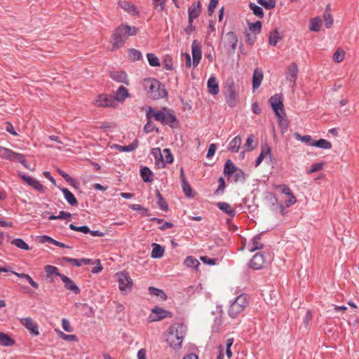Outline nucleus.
I'll return each instance as SVG.
<instances>
[{
	"label": "nucleus",
	"instance_id": "obj_1",
	"mask_svg": "<svg viewBox=\"0 0 359 359\" xmlns=\"http://www.w3.org/2000/svg\"><path fill=\"white\" fill-rule=\"evenodd\" d=\"M136 27L128 25H121L114 32L112 35V46L114 48H120L125 43L128 36H135L137 33Z\"/></svg>",
	"mask_w": 359,
	"mask_h": 359
},
{
	"label": "nucleus",
	"instance_id": "obj_2",
	"mask_svg": "<svg viewBox=\"0 0 359 359\" xmlns=\"http://www.w3.org/2000/svg\"><path fill=\"white\" fill-rule=\"evenodd\" d=\"M143 85L148 95L154 100L164 98L168 95L164 85L161 84L157 79L153 78L146 79L144 81Z\"/></svg>",
	"mask_w": 359,
	"mask_h": 359
},
{
	"label": "nucleus",
	"instance_id": "obj_3",
	"mask_svg": "<svg viewBox=\"0 0 359 359\" xmlns=\"http://www.w3.org/2000/svg\"><path fill=\"white\" fill-rule=\"evenodd\" d=\"M187 332V326L183 323H177L172 325L170 328L167 341L173 348L182 346L184 338Z\"/></svg>",
	"mask_w": 359,
	"mask_h": 359
},
{
	"label": "nucleus",
	"instance_id": "obj_4",
	"mask_svg": "<svg viewBox=\"0 0 359 359\" xmlns=\"http://www.w3.org/2000/svg\"><path fill=\"white\" fill-rule=\"evenodd\" d=\"M153 116L156 121L161 122L164 125H168L172 128L178 126V121L173 111L167 108H163L159 111H154Z\"/></svg>",
	"mask_w": 359,
	"mask_h": 359
},
{
	"label": "nucleus",
	"instance_id": "obj_5",
	"mask_svg": "<svg viewBox=\"0 0 359 359\" xmlns=\"http://www.w3.org/2000/svg\"><path fill=\"white\" fill-rule=\"evenodd\" d=\"M191 53H192V61L191 56L189 53H185L184 56L186 60V66L190 67L191 65L196 67L202 57V50L199 42L197 40H194L191 44Z\"/></svg>",
	"mask_w": 359,
	"mask_h": 359
},
{
	"label": "nucleus",
	"instance_id": "obj_6",
	"mask_svg": "<svg viewBox=\"0 0 359 359\" xmlns=\"http://www.w3.org/2000/svg\"><path fill=\"white\" fill-rule=\"evenodd\" d=\"M248 305V301L245 294H241L236 297L231 304L228 313L232 318H236L243 313Z\"/></svg>",
	"mask_w": 359,
	"mask_h": 359
},
{
	"label": "nucleus",
	"instance_id": "obj_7",
	"mask_svg": "<svg viewBox=\"0 0 359 359\" xmlns=\"http://www.w3.org/2000/svg\"><path fill=\"white\" fill-rule=\"evenodd\" d=\"M151 154L154 156L158 165L165 167L167 163H172L174 158L169 149H164L161 151L159 148H154L151 151Z\"/></svg>",
	"mask_w": 359,
	"mask_h": 359
},
{
	"label": "nucleus",
	"instance_id": "obj_8",
	"mask_svg": "<svg viewBox=\"0 0 359 359\" xmlns=\"http://www.w3.org/2000/svg\"><path fill=\"white\" fill-rule=\"evenodd\" d=\"M0 158L8 161L20 163L25 168H28L27 161L25 156L20 153H16L8 148L0 146Z\"/></svg>",
	"mask_w": 359,
	"mask_h": 359
},
{
	"label": "nucleus",
	"instance_id": "obj_9",
	"mask_svg": "<svg viewBox=\"0 0 359 359\" xmlns=\"http://www.w3.org/2000/svg\"><path fill=\"white\" fill-rule=\"evenodd\" d=\"M118 288L122 294H127L131 290L133 285V280L126 271H120L116 273Z\"/></svg>",
	"mask_w": 359,
	"mask_h": 359
},
{
	"label": "nucleus",
	"instance_id": "obj_10",
	"mask_svg": "<svg viewBox=\"0 0 359 359\" xmlns=\"http://www.w3.org/2000/svg\"><path fill=\"white\" fill-rule=\"evenodd\" d=\"M224 47L229 54H233L238 44V36L233 32H227L223 39Z\"/></svg>",
	"mask_w": 359,
	"mask_h": 359
},
{
	"label": "nucleus",
	"instance_id": "obj_11",
	"mask_svg": "<svg viewBox=\"0 0 359 359\" xmlns=\"http://www.w3.org/2000/svg\"><path fill=\"white\" fill-rule=\"evenodd\" d=\"M269 102L278 118H281L285 115L282 102V96L280 94H276L271 96Z\"/></svg>",
	"mask_w": 359,
	"mask_h": 359
},
{
	"label": "nucleus",
	"instance_id": "obj_12",
	"mask_svg": "<svg viewBox=\"0 0 359 359\" xmlns=\"http://www.w3.org/2000/svg\"><path fill=\"white\" fill-rule=\"evenodd\" d=\"M95 104L98 107H115L114 98L109 95H99L95 99Z\"/></svg>",
	"mask_w": 359,
	"mask_h": 359
},
{
	"label": "nucleus",
	"instance_id": "obj_13",
	"mask_svg": "<svg viewBox=\"0 0 359 359\" xmlns=\"http://www.w3.org/2000/svg\"><path fill=\"white\" fill-rule=\"evenodd\" d=\"M170 312L159 307H154L151 309V313L149 316L150 322L161 320L168 316Z\"/></svg>",
	"mask_w": 359,
	"mask_h": 359
},
{
	"label": "nucleus",
	"instance_id": "obj_14",
	"mask_svg": "<svg viewBox=\"0 0 359 359\" xmlns=\"http://www.w3.org/2000/svg\"><path fill=\"white\" fill-rule=\"evenodd\" d=\"M21 324L26 327L32 334L35 336H38L39 334V326L33 320L32 318L29 317L23 318L20 320Z\"/></svg>",
	"mask_w": 359,
	"mask_h": 359
},
{
	"label": "nucleus",
	"instance_id": "obj_15",
	"mask_svg": "<svg viewBox=\"0 0 359 359\" xmlns=\"http://www.w3.org/2000/svg\"><path fill=\"white\" fill-rule=\"evenodd\" d=\"M265 262L264 256L262 253L255 254L251 259L249 266L253 270H258L263 267Z\"/></svg>",
	"mask_w": 359,
	"mask_h": 359
},
{
	"label": "nucleus",
	"instance_id": "obj_16",
	"mask_svg": "<svg viewBox=\"0 0 359 359\" xmlns=\"http://www.w3.org/2000/svg\"><path fill=\"white\" fill-rule=\"evenodd\" d=\"M201 13V4L198 1L197 3L192 4L189 9V22L193 23L194 20L197 18Z\"/></svg>",
	"mask_w": 359,
	"mask_h": 359
},
{
	"label": "nucleus",
	"instance_id": "obj_17",
	"mask_svg": "<svg viewBox=\"0 0 359 359\" xmlns=\"http://www.w3.org/2000/svg\"><path fill=\"white\" fill-rule=\"evenodd\" d=\"M62 281L64 283L65 287L67 290L73 292L74 294H78L80 293L81 290L76 285V284L68 276L63 275L60 278Z\"/></svg>",
	"mask_w": 359,
	"mask_h": 359
},
{
	"label": "nucleus",
	"instance_id": "obj_18",
	"mask_svg": "<svg viewBox=\"0 0 359 359\" xmlns=\"http://www.w3.org/2000/svg\"><path fill=\"white\" fill-rule=\"evenodd\" d=\"M298 74V67L296 63H292L286 72V80L295 84Z\"/></svg>",
	"mask_w": 359,
	"mask_h": 359
},
{
	"label": "nucleus",
	"instance_id": "obj_19",
	"mask_svg": "<svg viewBox=\"0 0 359 359\" xmlns=\"http://www.w3.org/2000/svg\"><path fill=\"white\" fill-rule=\"evenodd\" d=\"M262 234L255 236L248 244V249L254 252L263 248L264 245L261 242Z\"/></svg>",
	"mask_w": 359,
	"mask_h": 359
},
{
	"label": "nucleus",
	"instance_id": "obj_20",
	"mask_svg": "<svg viewBox=\"0 0 359 359\" xmlns=\"http://www.w3.org/2000/svg\"><path fill=\"white\" fill-rule=\"evenodd\" d=\"M20 177L34 189L39 191H43V185L40 184V182L37 180L32 178L25 174H20Z\"/></svg>",
	"mask_w": 359,
	"mask_h": 359
},
{
	"label": "nucleus",
	"instance_id": "obj_21",
	"mask_svg": "<svg viewBox=\"0 0 359 359\" xmlns=\"http://www.w3.org/2000/svg\"><path fill=\"white\" fill-rule=\"evenodd\" d=\"M208 92L213 95H217L219 92V83L214 76H211L207 83Z\"/></svg>",
	"mask_w": 359,
	"mask_h": 359
},
{
	"label": "nucleus",
	"instance_id": "obj_22",
	"mask_svg": "<svg viewBox=\"0 0 359 359\" xmlns=\"http://www.w3.org/2000/svg\"><path fill=\"white\" fill-rule=\"evenodd\" d=\"M263 80V72L260 68H256L254 70L252 76V88L253 90L257 89Z\"/></svg>",
	"mask_w": 359,
	"mask_h": 359
},
{
	"label": "nucleus",
	"instance_id": "obj_23",
	"mask_svg": "<svg viewBox=\"0 0 359 359\" xmlns=\"http://www.w3.org/2000/svg\"><path fill=\"white\" fill-rule=\"evenodd\" d=\"M111 79L119 83L128 84L127 74L125 72H111L109 74Z\"/></svg>",
	"mask_w": 359,
	"mask_h": 359
},
{
	"label": "nucleus",
	"instance_id": "obj_24",
	"mask_svg": "<svg viewBox=\"0 0 359 359\" xmlns=\"http://www.w3.org/2000/svg\"><path fill=\"white\" fill-rule=\"evenodd\" d=\"M217 207L223 212L229 215L231 217H233L236 215V211L232 209L231 206L228 203L218 202L217 203Z\"/></svg>",
	"mask_w": 359,
	"mask_h": 359
},
{
	"label": "nucleus",
	"instance_id": "obj_25",
	"mask_svg": "<svg viewBox=\"0 0 359 359\" xmlns=\"http://www.w3.org/2000/svg\"><path fill=\"white\" fill-rule=\"evenodd\" d=\"M241 137L236 136L230 141L227 149L231 152L237 153L241 147Z\"/></svg>",
	"mask_w": 359,
	"mask_h": 359
},
{
	"label": "nucleus",
	"instance_id": "obj_26",
	"mask_svg": "<svg viewBox=\"0 0 359 359\" xmlns=\"http://www.w3.org/2000/svg\"><path fill=\"white\" fill-rule=\"evenodd\" d=\"M129 97V93L126 88H125L123 86H121L118 87L116 92V95L114 98V101L117 100L118 102H123Z\"/></svg>",
	"mask_w": 359,
	"mask_h": 359
},
{
	"label": "nucleus",
	"instance_id": "obj_27",
	"mask_svg": "<svg viewBox=\"0 0 359 359\" xmlns=\"http://www.w3.org/2000/svg\"><path fill=\"white\" fill-rule=\"evenodd\" d=\"M61 191L62 192L65 200L71 205H76L78 201L76 200L74 195L67 188H62Z\"/></svg>",
	"mask_w": 359,
	"mask_h": 359
},
{
	"label": "nucleus",
	"instance_id": "obj_28",
	"mask_svg": "<svg viewBox=\"0 0 359 359\" xmlns=\"http://www.w3.org/2000/svg\"><path fill=\"white\" fill-rule=\"evenodd\" d=\"M267 155L271 156V149L267 144L262 145L261 152L256 160L255 166H259Z\"/></svg>",
	"mask_w": 359,
	"mask_h": 359
},
{
	"label": "nucleus",
	"instance_id": "obj_29",
	"mask_svg": "<svg viewBox=\"0 0 359 359\" xmlns=\"http://www.w3.org/2000/svg\"><path fill=\"white\" fill-rule=\"evenodd\" d=\"M226 102L231 107H233L236 105V94L232 86H230L228 89V92L226 95Z\"/></svg>",
	"mask_w": 359,
	"mask_h": 359
},
{
	"label": "nucleus",
	"instance_id": "obj_30",
	"mask_svg": "<svg viewBox=\"0 0 359 359\" xmlns=\"http://www.w3.org/2000/svg\"><path fill=\"white\" fill-rule=\"evenodd\" d=\"M64 261L73 265L74 266H81L82 264H88L90 263V259H75L71 257H64Z\"/></svg>",
	"mask_w": 359,
	"mask_h": 359
},
{
	"label": "nucleus",
	"instance_id": "obj_31",
	"mask_svg": "<svg viewBox=\"0 0 359 359\" xmlns=\"http://www.w3.org/2000/svg\"><path fill=\"white\" fill-rule=\"evenodd\" d=\"M12 273L16 276L18 278L27 281L34 288L37 289L39 287V284L34 281L29 275L24 273H18L16 271H12Z\"/></svg>",
	"mask_w": 359,
	"mask_h": 359
},
{
	"label": "nucleus",
	"instance_id": "obj_32",
	"mask_svg": "<svg viewBox=\"0 0 359 359\" xmlns=\"http://www.w3.org/2000/svg\"><path fill=\"white\" fill-rule=\"evenodd\" d=\"M148 291L151 296L158 297L161 300L164 301L167 299L166 294L161 289L151 286L148 288Z\"/></svg>",
	"mask_w": 359,
	"mask_h": 359
},
{
	"label": "nucleus",
	"instance_id": "obj_33",
	"mask_svg": "<svg viewBox=\"0 0 359 359\" xmlns=\"http://www.w3.org/2000/svg\"><path fill=\"white\" fill-rule=\"evenodd\" d=\"M237 167L232 163L231 160H227L224 164V173L228 177H231L234 172L236 170Z\"/></svg>",
	"mask_w": 359,
	"mask_h": 359
},
{
	"label": "nucleus",
	"instance_id": "obj_34",
	"mask_svg": "<svg viewBox=\"0 0 359 359\" xmlns=\"http://www.w3.org/2000/svg\"><path fill=\"white\" fill-rule=\"evenodd\" d=\"M184 264L185 266L188 268L194 269V270H198V268L200 265L199 262L193 256H188L186 257Z\"/></svg>",
	"mask_w": 359,
	"mask_h": 359
},
{
	"label": "nucleus",
	"instance_id": "obj_35",
	"mask_svg": "<svg viewBox=\"0 0 359 359\" xmlns=\"http://www.w3.org/2000/svg\"><path fill=\"white\" fill-rule=\"evenodd\" d=\"M282 39L278 31L276 29L270 32L269 37V43L271 46H275Z\"/></svg>",
	"mask_w": 359,
	"mask_h": 359
},
{
	"label": "nucleus",
	"instance_id": "obj_36",
	"mask_svg": "<svg viewBox=\"0 0 359 359\" xmlns=\"http://www.w3.org/2000/svg\"><path fill=\"white\" fill-rule=\"evenodd\" d=\"M164 255V248L159 244L153 243L151 257L154 259L161 258Z\"/></svg>",
	"mask_w": 359,
	"mask_h": 359
},
{
	"label": "nucleus",
	"instance_id": "obj_37",
	"mask_svg": "<svg viewBox=\"0 0 359 359\" xmlns=\"http://www.w3.org/2000/svg\"><path fill=\"white\" fill-rule=\"evenodd\" d=\"M15 341L7 334L0 332V345L4 346H11Z\"/></svg>",
	"mask_w": 359,
	"mask_h": 359
},
{
	"label": "nucleus",
	"instance_id": "obj_38",
	"mask_svg": "<svg viewBox=\"0 0 359 359\" xmlns=\"http://www.w3.org/2000/svg\"><path fill=\"white\" fill-rule=\"evenodd\" d=\"M152 174V171L148 167H143L140 170L141 177L145 182H151L153 180Z\"/></svg>",
	"mask_w": 359,
	"mask_h": 359
},
{
	"label": "nucleus",
	"instance_id": "obj_39",
	"mask_svg": "<svg viewBox=\"0 0 359 359\" xmlns=\"http://www.w3.org/2000/svg\"><path fill=\"white\" fill-rule=\"evenodd\" d=\"M121 6L123 9L128 11V13H132L133 15H138L139 11L137 7L128 1H122L121 3Z\"/></svg>",
	"mask_w": 359,
	"mask_h": 359
},
{
	"label": "nucleus",
	"instance_id": "obj_40",
	"mask_svg": "<svg viewBox=\"0 0 359 359\" xmlns=\"http://www.w3.org/2000/svg\"><path fill=\"white\" fill-rule=\"evenodd\" d=\"M44 269L46 273L47 278H49L53 275H55L61 278L64 275L59 272V270L56 266L52 265H46Z\"/></svg>",
	"mask_w": 359,
	"mask_h": 359
},
{
	"label": "nucleus",
	"instance_id": "obj_41",
	"mask_svg": "<svg viewBox=\"0 0 359 359\" xmlns=\"http://www.w3.org/2000/svg\"><path fill=\"white\" fill-rule=\"evenodd\" d=\"M137 146L138 142L137 140H135L133 142L127 146L116 145V147L118 149L119 151L130 152L134 151L137 147Z\"/></svg>",
	"mask_w": 359,
	"mask_h": 359
},
{
	"label": "nucleus",
	"instance_id": "obj_42",
	"mask_svg": "<svg viewBox=\"0 0 359 359\" xmlns=\"http://www.w3.org/2000/svg\"><path fill=\"white\" fill-rule=\"evenodd\" d=\"M156 196L157 198V204L159 208L163 211H167L168 210V205L158 190L156 191Z\"/></svg>",
	"mask_w": 359,
	"mask_h": 359
},
{
	"label": "nucleus",
	"instance_id": "obj_43",
	"mask_svg": "<svg viewBox=\"0 0 359 359\" xmlns=\"http://www.w3.org/2000/svg\"><path fill=\"white\" fill-rule=\"evenodd\" d=\"M313 147L323 149H330L332 148V144L327 140L320 139L318 141H314Z\"/></svg>",
	"mask_w": 359,
	"mask_h": 359
},
{
	"label": "nucleus",
	"instance_id": "obj_44",
	"mask_svg": "<svg viewBox=\"0 0 359 359\" xmlns=\"http://www.w3.org/2000/svg\"><path fill=\"white\" fill-rule=\"evenodd\" d=\"M40 241L43 243H48L57 247L65 248L66 245L61 242H59L48 236H41Z\"/></svg>",
	"mask_w": 359,
	"mask_h": 359
},
{
	"label": "nucleus",
	"instance_id": "obj_45",
	"mask_svg": "<svg viewBox=\"0 0 359 359\" xmlns=\"http://www.w3.org/2000/svg\"><path fill=\"white\" fill-rule=\"evenodd\" d=\"M295 137L297 140L301 141L302 142H304L307 145L313 146V143L315 140H313L311 135H301L299 133L295 134Z\"/></svg>",
	"mask_w": 359,
	"mask_h": 359
},
{
	"label": "nucleus",
	"instance_id": "obj_46",
	"mask_svg": "<svg viewBox=\"0 0 359 359\" xmlns=\"http://www.w3.org/2000/svg\"><path fill=\"white\" fill-rule=\"evenodd\" d=\"M322 24V20L320 18H314L311 19L310 22L309 29L313 32H318Z\"/></svg>",
	"mask_w": 359,
	"mask_h": 359
},
{
	"label": "nucleus",
	"instance_id": "obj_47",
	"mask_svg": "<svg viewBox=\"0 0 359 359\" xmlns=\"http://www.w3.org/2000/svg\"><path fill=\"white\" fill-rule=\"evenodd\" d=\"M129 208L133 210L140 211L143 216L150 215L149 210L140 204H131Z\"/></svg>",
	"mask_w": 359,
	"mask_h": 359
},
{
	"label": "nucleus",
	"instance_id": "obj_48",
	"mask_svg": "<svg viewBox=\"0 0 359 359\" xmlns=\"http://www.w3.org/2000/svg\"><path fill=\"white\" fill-rule=\"evenodd\" d=\"M249 7L252 11L254 15L259 17V18H262L264 17V12L262 7L252 2L250 3Z\"/></svg>",
	"mask_w": 359,
	"mask_h": 359
},
{
	"label": "nucleus",
	"instance_id": "obj_49",
	"mask_svg": "<svg viewBox=\"0 0 359 359\" xmlns=\"http://www.w3.org/2000/svg\"><path fill=\"white\" fill-rule=\"evenodd\" d=\"M11 243L20 249L25 250H29V246L28 244L26 243L22 238H15L11 241Z\"/></svg>",
	"mask_w": 359,
	"mask_h": 359
},
{
	"label": "nucleus",
	"instance_id": "obj_50",
	"mask_svg": "<svg viewBox=\"0 0 359 359\" xmlns=\"http://www.w3.org/2000/svg\"><path fill=\"white\" fill-rule=\"evenodd\" d=\"M249 29L255 35H257L261 32L262 29V22L260 21H256L255 22H252L249 24Z\"/></svg>",
	"mask_w": 359,
	"mask_h": 359
},
{
	"label": "nucleus",
	"instance_id": "obj_51",
	"mask_svg": "<svg viewBox=\"0 0 359 359\" xmlns=\"http://www.w3.org/2000/svg\"><path fill=\"white\" fill-rule=\"evenodd\" d=\"M257 3L268 10H271L276 6V0H257Z\"/></svg>",
	"mask_w": 359,
	"mask_h": 359
},
{
	"label": "nucleus",
	"instance_id": "obj_52",
	"mask_svg": "<svg viewBox=\"0 0 359 359\" xmlns=\"http://www.w3.org/2000/svg\"><path fill=\"white\" fill-rule=\"evenodd\" d=\"M182 187L187 197L190 198H194V195L193 194V190L187 182H183V183H182Z\"/></svg>",
	"mask_w": 359,
	"mask_h": 359
},
{
	"label": "nucleus",
	"instance_id": "obj_53",
	"mask_svg": "<svg viewBox=\"0 0 359 359\" xmlns=\"http://www.w3.org/2000/svg\"><path fill=\"white\" fill-rule=\"evenodd\" d=\"M147 57L149 65H151L152 67L160 66L159 60L154 53H147Z\"/></svg>",
	"mask_w": 359,
	"mask_h": 359
},
{
	"label": "nucleus",
	"instance_id": "obj_54",
	"mask_svg": "<svg viewBox=\"0 0 359 359\" xmlns=\"http://www.w3.org/2000/svg\"><path fill=\"white\" fill-rule=\"evenodd\" d=\"M128 53H129V57L133 61L140 60L142 57L141 52L135 48L129 49Z\"/></svg>",
	"mask_w": 359,
	"mask_h": 359
},
{
	"label": "nucleus",
	"instance_id": "obj_55",
	"mask_svg": "<svg viewBox=\"0 0 359 359\" xmlns=\"http://www.w3.org/2000/svg\"><path fill=\"white\" fill-rule=\"evenodd\" d=\"M254 142V136L252 135H250L248 136L246 140V142L243 146V149L246 151H250L254 149V147L252 146V143Z\"/></svg>",
	"mask_w": 359,
	"mask_h": 359
},
{
	"label": "nucleus",
	"instance_id": "obj_56",
	"mask_svg": "<svg viewBox=\"0 0 359 359\" xmlns=\"http://www.w3.org/2000/svg\"><path fill=\"white\" fill-rule=\"evenodd\" d=\"M69 229L75 231L82 232L84 234H87L90 232V229L88 226H76L73 224H70Z\"/></svg>",
	"mask_w": 359,
	"mask_h": 359
},
{
	"label": "nucleus",
	"instance_id": "obj_57",
	"mask_svg": "<svg viewBox=\"0 0 359 359\" xmlns=\"http://www.w3.org/2000/svg\"><path fill=\"white\" fill-rule=\"evenodd\" d=\"M231 177H233L235 182L243 181L245 180V175L241 170L237 168Z\"/></svg>",
	"mask_w": 359,
	"mask_h": 359
},
{
	"label": "nucleus",
	"instance_id": "obj_58",
	"mask_svg": "<svg viewBox=\"0 0 359 359\" xmlns=\"http://www.w3.org/2000/svg\"><path fill=\"white\" fill-rule=\"evenodd\" d=\"M344 52L337 50L333 55V60L336 62H340L344 59Z\"/></svg>",
	"mask_w": 359,
	"mask_h": 359
},
{
	"label": "nucleus",
	"instance_id": "obj_59",
	"mask_svg": "<svg viewBox=\"0 0 359 359\" xmlns=\"http://www.w3.org/2000/svg\"><path fill=\"white\" fill-rule=\"evenodd\" d=\"M218 188L214 192L215 195H218L221 193H223L225 188V181L223 177H219L218 180Z\"/></svg>",
	"mask_w": 359,
	"mask_h": 359
},
{
	"label": "nucleus",
	"instance_id": "obj_60",
	"mask_svg": "<svg viewBox=\"0 0 359 359\" xmlns=\"http://www.w3.org/2000/svg\"><path fill=\"white\" fill-rule=\"evenodd\" d=\"M153 4L157 11H162L165 8V0H153Z\"/></svg>",
	"mask_w": 359,
	"mask_h": 359
},
{
	"label": "nucleus",
	"instance_id": "obj_61",
	"mask_svg": "<svg viewBox=\"0 0 359 359\" xmlns=\"http://www.w3.org/2000/svg\"><path fill=\"white\" fill-rule=\"evenodd\" d=\"M325 25L327 28H330L333 24V18L331 13H327L324 14Z\"/></svg>",
	"mask_w": 359,
	"mask_h": 359
},
{
	"label": "nucleus",
	"instance_id": "obj_62",
	"mask_svg": "<svg viewBox=\"0 0 359 359\" xmlns=\"http://www.w3.org/2000/svg\"><path fill=\"white\" fill-rule=\"evenodd\" d=\"M323 168V164L322 163H316L313 164L311 168L307 171V173L311 174L315 172L319 171Z\"/></svg>",
	"mask_w": 359,
	"mask_h": 359
},
{
	"label": "nucleus",
	"instance_id": "obj_63",
	"mask_svg": "<svg viewBox=\"0 0 359 359\" xmlns=\"http://www.w3.org/2000/svg\"><path fill=\"white\" fill-rule=\"evenodd\" d=\"M245 41L250 46H253L256 41V35H252L250 33L245 34Z\"/></svg>",
	"mask_w": 359,
	"mask_h": 359
},
{
	"label": "nucleus",
	"instance_id": "obj_64",
	"mask_svg": "<svg viewBox=\"0 0 359 359\" xmlns=\"http://www.w3.org/2000/svg\"><path fill=\"white\" fill-rule=\"evenodd\" d=\"M62 327L63 330L67 332H71L73 331L72 327H71L69 321L66 318H62Z\"/></svg>",
	"mask_w": 359,
	"mask_h": 359
}]
</instances>
